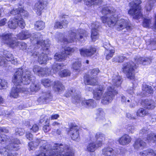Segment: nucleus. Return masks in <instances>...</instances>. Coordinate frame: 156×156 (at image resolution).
Here are the masks:
<instances>
[{
  "label": "nucleus",
  "mask_w": 156,
  "mask_h": 156,
  "mask_svg": "<svg viewBox=\"0 0 156 156\" xmlns=\"http://www.w3.org/2000/svg\"><path fill=\"white\" fill-rule=\"evenodd\" d=\"M121 78L119 76H113L112 79L113 84L115 86H119L121 83Z\"/></svg>",
  "instance_id": "4c0bfd02"
},
{
  "label": "nucleus",
  "mask_w": 156,
  "mask_h": 156,
  "mask_svg": "<svg viewBox=\"0 0 156 156\" xmlns=\"http://www.w3.org/2000/svg\"><path fill=\"white\" fill-rule=\"evenodd\" d=\"M81 104L86 107L94 108L96 106V103L93 99L85 100L81 102Z\"/></svg>",
  "instance_id": "393cba45"
},
{
  "label": "nucleus",
  "mask_w": 156,
  "mask_h": 156,
  "mask_svg": "<svg viewBox=\"0 0 156 156\" xmlns=\"http://www.w3.org/2000/svg\"><path fill=\"white\" fill-rule=\"evenodd\" d=\"M16 131L17 134H18L20 136L23 135L25 132L24 130L23 129H16Z\"/></svg>",
  "instance_id": "680f3d73"
},
{
  "label": "nucleus",
  "mask_w": 156,
  "mask_h": 156,
  "mask_svg": "<svg viewBox=\"0 0 156 156\" xmlns=\"http://www.w3.org/2000/svg\"><path fill=\"white\" fill-rule=\"evenodd\" d=\"M39 128L38 126L36 124L34 125L32 127L31 129L33 132H36L39 130Z\"/></svg>",
  "instance_id": "774afa93"
},
{
  "label": "nucleus",
  "mask_w": 156,
  "mask_h": 156,
  "mask_svg": "<svg viewBox=\"0 0 156 156\" xmlns=\"http://www.w3.org/2000/svg\"><path fill=\"white\" fill-rule=\"evenodd\" d=\"M69 39L64 37L61 39L59 41L62 42L65 44L72 43L76 41L77 40H80L84 37H86L87 35V32L82 29H79L77 30H73L69 31Z\"/></svg>",
  "instance_id": "423d86ee"
},
{
  "label": "nucleus",
  "mask_w": 156,
  "mask_h": 156,
  "mask_svg": "<svg viewBox=\"0 0 156 156\" xmlns=\"http://www.w3.org/2000/svg\"><path fill=\"white\" fill-rule=\"evenodd\" d=\"M79 51L81 55L83 56H91L93 55L96 52L95 48L91 47L89 49L82 48L80 49Z\"/></svg>",
  "instance_id": "2eb2a0df"
},
{
  "label": "nucleus",
  "mask_w": 156,
  "mask_h": 156,
  "mask_svg": "<svg viewBox=\"0 0 156 156\" xmlns=\"http://www.w3.org/2000/svg\"><path fill=\"white\" fill-rule=\"evenodd\" d=\"M36 28L38 30L43 29L45 27L44 23L41 21H38L35 24Z\"/></svg>",
  "instance_id": "a19ab883"
},
{
  "label": "nucleus",
  "mask_w": 156,
  "mask_h": 156,
  "mask_svg": "<svg viewBox=\"0 0 156 156\" xmlns=\"http://www.w3.org/2000/svg\"><path fill=\"white\" fill-rule=\"evenodd\" d=\"M132 138L128 135L125 134L120 138L118 140L119 144L124 146L128 144L131 141Z\"/></svg>",
  "instance_id": "6ab92c4d"
},
{
  "label": "nucleus",
  "mask_w": 156,
  "mask_h": 156,
  "mask_svg": "<svg viewBox=\"0 0 156 156\" xmlns=\"http://www.w3.org/2000/svg\"><path fill=\"white\" fill-rule=\"evenodd\" d=\"M54 27L56 28L62 29L63 27L62 26V23L61 22H57L55 23Z\"/></svg>",
  "instance_id": "0e129e2a"
},
{
  "label": "nucleus",
  "mask_w": 156,
  "mask_h": 156,
  "mask_svg": "<svg viewBox=\"0 0 156 156\" xmlns=\"http://www.w3.org/2000/svg\"><path fill=\"white\" fill-rule=\"evenodd\" d=\"M106 53L107 54L106 56V58L107 60H108L113 56V54L115 53V50H111L109 51L107 50L106 51Z\"/></svg>",
  "instance_id": "864d4df0"
},
{
  "label": "nucleus",
  "mask_w": 156,
  "mask_h": 156,
  "mask_svg": "<svg viewBox=\"0 0 156 156\" xmlns=\"http://www.w3.org/2000/svg\"><path fill=\"white\" fill-rule=\"evenodd\" d=\"M84 3L87 5L91 6L96 3L98 4L101 1V0H84Z\"/></svg>",
  "instance_id": "c03bdc74"
},
{
  "label": "nucleus",
  "mask_w": 156,
  "mask_h": 156,
  "mask_svg": "<svg viewBox=\"0 0 156 156\" xmlns=\"http://www.w3.org/2000/svg\"><path fill=\"white\" fill-rule=\"evenodd\" d=\"M71 74L70 71L67 69H65L59 73V75L61 77H67L70 76Z\"/></svg>",
  "instance_id": "09e8293b"
},
{
  "label": "nucleus",
  "mask_w": 156,
  "mask_h": 156,
  "mask_svg": "<svg viewBox=\"0 0 156 156\" xmlns=\"http://www.w3.org/2000/svg\"><path fill=\"white\" fill-rule=\"evenodd\" d=\"M125 58V57L123 56H115L113 59H112V61H115L119 62H121L123 61Z\"/></svg>",
  "instance_id": "4d7b16f0"
},
{
  "label": "nucleus",
  "mask_w": 156,
  "mask_h": 156,
  "mask_svg": "<svg viewBox=\"0 0 156 156\" xmlns=\"http://www.w3.org/2000/svg\"><path fill=\"white\" fill-rule=\"evenodd\" d=\"M102 13L103 15H107V16H102L101 20L103 23H106L110 27L116 26L117 21L119 17H120L121 11L120 10L117 11L114 9L105 7L102 10Z\"/></svg>",
  "instance_id": "7ed1b4c3"
},
{
  "label": "nucleus",
  "mask_w": 156,
  "mask_h": 156,
  "mask_svg": "<svg viewBox=\"0 0 156 156\" xmlns=\"http://www.w3.org/2000/svg\"><path fill=\"white\" fill-rule=\"evenodd\" d=\"M104 92L103 88H99L95 90L94 92V98L97 100H100L102 96V94Z\"/></svg>",
  "instance_id": "c85d7f7f"
},
{
  "label": "nucleus",
  "mask_w": 156,
  "mask_h": 156,
  "mask_svg": "<svg viewBox=\"0 0 156 156\" xmlns=\"http://www.w3.org/2000/svg\"><path fill=\"white\" fill-rule=\"evenodd\" d=\"M148 2L146 4L145 9L147 11H150L152 9L153 4L156 2V0H147Z\"/></svg>",
  "instance_id": "c9c22d12"
},
{
  "label": "nucleus",
  "mask_w": 156,
  "mask_h": 156,
  "mask_svg": "<svg viewBox=\"0 0 156 156\" xmlns=\"http://www.w3.org/2000/svg\"><path fill=\"white\" fill-rule=\"evenodd\" d=\"M97 113L98 114V117L99 118L102 117V119H104V117L105 115V113L102 110L101 108H99L97 110Z\"/></svg>",
  "instance_id": "13d9d810"
},
{
  "label": "nucleus",
  "mask_w": 156,
  "mask_h": 156,
  "mask_svg": "<svg viewBox=\"0 0 156 156\" xmlns=\"http://www.w3.org/2000/svg\"><path fill=\"white\" fill-rule=\"evenodd\" d=\"M19 43V42L17 41L16 40L12 38L10 40V41H9V43H8L7 44L10 47L14 48L15 46H17Z\"/></svg>",
  "instance_id": "8fccbe9b"
},
{
  "label": "nucleus",
  "mask_w": 156,
  "mask_h": 156,
  "mask_svg": "<svg viewBox=\"0 0 156 156\" xmlns=\"http://www.w3.org/2000/svg\"><path fill=\"white\" fill-rule=\"evenodd\" d=\"M99 147L97 146V143L96 144L94 142L90 143L87 146L86 150L89 152H93Z\"/></svg>",
  "instance_id": "72a5a7b5"
},
{
  "label": "nucleus",
  "mask_w": 156,
  "mask_h": 156,
  "mask_svg": "<svg viewBox=\"0 0 156 156\" xmlns=\"http://www.w3.org/2000/svg\"><path fill=\"white\" fill-rule=\"evenodd\" d=\"M151 22V20L150 19L144 18L143 26L144 27H148L150 26Z\"/></svg>",
  "instance_id": "3c124183"
},
{
  "label": "nucleus",
  "mask_w": 156,
  "mask_h": 156,
  "mask_svg": "<svg viewBox=\"0 0 156 156\" xmlns=\"http://www.w3.org/2000/svg\"><path fill=\"white\" fill-rule=\"evenodd\" d=\"M7 84L6 80L0 78V89L5 88L7 87Z\"/></svg>",
  "instance_id": "6e6d98bb"
},
{
  "label": "nucleus",
  "mask_w": 156,
  "mask_h": 156,
  "mask_svg": "<svg viewBox=\"0 0 156 156\" xmlns=\"http://www.w3.org/2000/svg\"><path fill=\"white\" fill-rule=\"evenodd\" d=\"M41 67L38 66H34L33 69V71L35 73H37L38 75L41 69Z\"/></svg>",
  "instance_id": "052dcab7"
},
{
  "label": "nucleus",
  "mask_w": 156,
  "mask_h": 156,
  "mask_svg": "<svg viewBox=\"0 0 156 156\" xmlns=\"http://www.w3.org/2000/svg\"><path fill=\"white\" fill-rule=\"evenodd\" d=\"M64 50V51H62V52H63L66 55V58L67 55H70L75 51L74 48L69 47H65Z\"/></svg>",
  "instance_id": "49530a36"
},
{
  "label": "nucleus",
  "mask_w": 156,
  "mask_h": 156,
  "mask_svg": "<svg viewBox=\"0 0 156 156\" xmlns=\"http://www.w3.org/2000/svg\"><path fill=\"white\" fill-rule=\"evenodd\" d=\"M65 96L67 98L72 96L73 101L76 102H79L80 98V96L79 93H78L75 89L73 88L69 89L65 94Z\"/></svg>",
  "instance_id": "ddd939ff"
},
{
  "label": "nucleus",
  "mask_w": 156,
  "mask_h": 156,
  "mask_svg": "<svg viewBox=\"0 0 156 156\" xmlns=\"http://www.w3.org/2000/svg\"><path fill=\"white\" fill-rule=\"evenodd\" d=\"M3 56L5 58V60L7 62H11L12 63L16 65L17 62L16 59H14L12 54L6 50H4Z\"/></svg>",
  "instance_id": "dca6fc26"
},
{
  "label": "nucleus",
  "mask_w": 156,
  "mask_h": 156,
  "mask_svg": "<svg viewBox=\"0 0 156 156\" xmlns=\"http://www.w3.org/2000/svg\"><path fill=\"white\" fill-rule=\"evenodd\" d=\"M12 150V148L8 150L5 147L0 148V156H14L12 153H9V152L10 150Z\"/></svg>",
  "instance_id": "2f4dec72"
},
{
  "label": "nucleus",
  "mask_w": 156,
  "mask_h": 156,
  "mask_svg": "<svg viewBox=\"0 0 156 156\" xmlns=\"http://www.w3.org/2000/svg\"><path fill=\"white\" fill-rule=\"evenodd\" d=\"M143 94L145 96H147L149 94H151L153 92V90L151 87L148 85L144 84L142 87Z\"/></svg>",
  "instance_id": "7c9ffc66"
},
{
  "label": "nucleus",
  "mask_w": 156,
  "mask_h": 156,
  "mask_svg": "<svg viewBox=\"0 0 156 156\" xmlns=\"http://www.w3.org/2000/svg\"><path fill=\"white\" fill-rule=\"evenodd\" d=\"M16 20L17 26H19L22 29L25 26V23L24 20L21 17H16Z\"/></svg>",
  "instance_id": "ea45409f"
},
{
  "label": "nucleus",
  "mask_w": 156,
  "mask_h": 156,
  "mask_svg": "<svg viewBox=\"0 0 156 156\" xmlns=\"http://www.w3.org/2000/svg\"><path fill=\"white\" fill-rule=\"evenodd\" d=\"M53 88L54 90L58 92H61L65 90L64 86L60 81H55Z\"/></svg>",
  "instance_id": "5701e85b"
},
{
  "label": "nucleus",
  "mask_w": 156,
  "mask_h": 156,
  "mask_svg": "<svg viewBox=\"0 0 156 156\" xmlns=\"http://www.w3.org/2000/svg\"><path fill=\"white\" fill-rule=\"evenodd\" d=\"M143 104L144 107L148 109H153L156 107L155 102L153 100L146 99L143 102Z\"/></svg>",
  "instance_id": "b1692460"
},
{
  "label": "nucleus",
  "mask_w": 156,
  "mask_h": 156,
  "mask_svg": "<svg viewBox=\"0 0 156 156\" xmlns=\"http://www.w3.org/2000/svg\"><path fill=\"white\" fill-rule=\"evenodd\" d=\"M31 37L30 40L35 41V42L34 41L33 42V43H35L36 42L37 44L40 45L42 47H47L48 46L46 43V41L43 40H40L42 38V36L40 33H34L31 35Z\"/></svg>",
  "instance_id": "9d476101"
},
{
  "label": "nucleus",
  "mask_w": 156,
  "mask_h": 156,
  "mask_svg": "<svg viewBox=\"0 0 156 156\" xmlns=\"http://www.w3.org/2000/svg\"><path fill=\"white\" fill-rule=\"evenodd\" d=\"M116 154V152L111 147H107L102 150V156H115Z\"/></svg>",
  "instance_id": "aec40b11"
},
{
  "label": "nucleus",
  "mask_w": 156,
  "mask_h": 156,
  "mask_svg": "<svg viewBox=\"0 0 156 156\" xmlns=\"http://www.w3.org/2000/svg\"><path fill=\"white\" fill-rule=\"evenodd\" d=\"M28 53L31 55H32L34 58L37 56L38 52L36 51H28Z\"/></svg>",
  "instance_id": "69168bd1"
},
{
  "label": "nucleus",
  "mask_w": 156,
  "mask_h": 156,
  "mask_svg": "<svg viewBox=\"0 0 156 156\" xmlns=\"http://www.w3.org/2000/svg\"><path fill=\"white\" fill-rule=\"evenodd\" d=\"M119 17L116 25V27L118 30H121L124 28H126L127 30L130 29V26L128 20L122 18L119 19Z\"/></svg>",
  "instance_id": "9b49d317"
},
{
  "label": "nucleus",
  "mask_w": 156,
  "mask_h": 156,
  "mask_svg": "<svg viewBox=\"0 0 156 156\" xmlns=\"http://www.w3.org/2000/svg\"><path fill=\"white\" fill-rule=\"evenodd\" d=\"M48 4L46 0H39L35 3L34 10L38 15H41L42 10Z\"/></svg>",
  "instance_id": "f8f14e48"
},
{
  "label": "nucleus",
  "mask_w": 156,
  "mask_h": 156,
  "mask_svg": "<svg viewBox=\"0 0 156 156\" xmlns=\"http://www.w3.org/2000/svg\"><path fill=\"white\" fill-rule=\"evenodd\" d=\"M35 79V76L28 69L23 70L21 68L16 69L12 77V82L15 85H20L23 83L29 84Z\"/></svg>",
  "instance_id": "f03ea898"
},
{
  "label": "nucleus",
  "mask_w": 156,
  "mask_h": 156,
  "mask_svg": "<svg viewBox=\"0 0 156 156\" xmlns=\"http://www.w3.org/2000/svg\"><path fill=\"white\" fill-rule=\"evenodd\" d=\"M40 89V86L39 84H32L30 87V93L31 94H34L38 91Z\"/></svg>",
  "instance_id": "f704fd0d"
},
{
  "label": "nucleus",
  "mask_w": 156,
  "mask_h": 156,
  "mask_svg": "<svg viewBox=\"0 0 156 156\" xmlns=\"http://www.w3.org/2000/svg\"><path fill=\"white\" fill-rule=\"evenodd\" d=\"M31 36L30 32L28 30H22L17 36L18 39L20 40H25L30 38Z\"/></svg>",
  "instance_id": "4be33fe9"
},
{
  "label": "nucleus",
  "mask_w": 156,
  "mask_h": 156,
  "mask_svg": "<svg viewBox=\"0 0 156 156\" xmlns=\"http://www.w3.org/2000/svg\"><path fill=\"white\" fill-rule=\"evenodd\" d=\"M91 139L92 140H96L97 146L101 147L102 145V141L105 139V136L104 134L100 132H98L95 134L94 137L92 139L91 138Z\"/></svg>",
  "instance_id": "f3484780"
},
{
  "label": "nucleus",
  "mask_w": 156,
  "mask_h": 156,
  "mask_svg": "<svg viewBox=\"0 0 156 156\" xmlns=\"http://www.w3.org/2000/svg\"><path fill=\"white\" fill-rule=\"evenodd\" d=\"M21 12H20V17L22 18V16H28V14L27 12L24 10L23 9L21 8Z\"/></svg>",
  "instance_id": "e2e57ef3"
},
{
  "label": "nucleus",
  "mask_w": 156,
  "mask_h": 156,
  "mask_svg": "<svg viewBox=\"0 0 156 156\" xmlns=\"http://www.w3.org/2000/svg\"><path fill=\"white\" fill-rule=\"evenodd\" d=\"M97 22L93 23L91 24V38L92 41H94L96 39L99 37V34L98 28L99 27V25Z\"/></svg>",
  "instance_id": "4468645a"
},
{
  "label": "nucleus",
  "mask_w": 156,
  "mask_h": 156,
  "mask_svg": "<svg viewBox=\"0 0 156 156\" xmlns=\"http://www.w3.org/2000/svg\"><path fill=\"white\" fill-rule=\"evenodd\" d=\"M84 82L86 85H95L97 84V81L95 77H92L90 75L84 76Z\"/></svg>",
  "instance_id": "a211bd4d"
},
{
  "label": "nucleus",
  "mask_w": 156,
  "mask_h": 156,
  "mask_svg": "<svg viewBox=\"0 0 156 156\" xmlns=\"http://www.w3.org/2000/svg\"><path fill=\"white\" fill-rule=\"evenodd\" d=\"M100 72V71L98 68L94 69L91 71L90 76L92 77H95L96 78V76Z\"/></svg>",
  "instance_id": "5fc2aeb1"
},
{
  "label": "nucleus",
  "mask_w": 156,
  "mask_h": 156,
  "mask_svg": "<svg viewBox=\"0 0 156 156\" xmlns=\"http://www.w3.org/2000/svg\"><path fill=\"white\" fill-rule=\"evenodd\" d=\"M40 94L39 97L37 100L38 103L43 104L48 103L52 100V96L50 91L42 92Z\"/></svg>",
  "instance_id": "6e6552de"
},
{
  "label": "nucleus",
  "mask_w": 156,
  "mask_h": 156,
  "mask_svg": "<svg viewBox=\"0 0 156 156\" xmlns=\"http://www.w3.org/2000/svg\"><path fill=\"white\" fill-rule=\"evenodd\" d=\"M8 25L9 28L10 29H15L17 27V23L16 22V17L14 19L10 20L8 23Z\"/></svg>",
  "instance_id": "e433bc0d"
},
{
  "label": "nucleus",
  "mask_w": 156,
  "mask_h": 156,
  "mask_svg": "<svg viewBox=\"0 0 156 156\" xmlns=\"http://www.w3.org/2000/svg\"><path fill=\"white\" fill-rule=\"evenodd\" d=\"M147 113V112L146 111L145 109L143 108H140L137 111L136 114L137 116L143 117Z\"/></svg>",
  "instance_id": "a18cd8bd"
},
{
  "label": "nucleus",
  "mask_w": 156,
  "mask_h": 156,
  "mask_svg": "<svg viewBox=\"0 0 156 156\" xmlns=\"http://www.w3.org/2000/svg\"><path fill=\"white\" fill-rule=\"evenodd\" d=\"M135 64L132 61L125 63L123 65V72L126 74L127 77L130 79L134 78V70L137 68L136 64H142L145 65L150 64L151 61V58H144L142 57H136L134 60Z\"/></svg>",
  "instance_id": "f257e3e1"
},
{
  "label": "nucleus",
  "mask_w": 156,
  "mask_h": 156,
  "mask_svg": "<svg viewBox=\"0 0 156 156\" xmlns=\"http://www.w3.org/2000/svg\"><path fill=\"white\" fill-rule=\"evenodd\" d=\"M21 8H19L16 9H13L12 10L10 13L13 15H17L16 17H20V12H21Z\"/></svg>",
  "instance_id": "603ef678"
},
{
  "label": "nucleus",
  "mask_w": 156,
  "mask_h": 156,
  "mask_svg": "<svg viewBox=\"0 0 156 156\" xmlns=\"http://www.w3.org/2000/svg\"><path fill=\"white\" fill-rule=\"evenodd\" d=\"M50 72V70L48 68L41 67L38 75L39 76H44L45 75L49 74Z\"/></svg>",
  "instance_id": "37998d69"
},
{
  "label": "nucleus",
  "mask_w": 156,
  "mask_h": 156,
  "mask_svg": "<svg viewBox=\"0 0 156 156\" xmlns=\"http://www.w3.org/2000/svg\"><path fill=\"white\" fill-rule=\"evenodd\" d=\"M42 84L45 87H51L53 83V82L48 79H44L41 81Z\"/></svg>",
  "instance_id": "79ce46f5"
},
{
  "label": "nucleus",
  "mask_w": 156,
  "mask_h": 156,
  "mask_svg": "<svg viewBox=\"0 0 156 156\" xmlns=\"http://www.w3.org/2000/svg\"><path fill=\"white\" fill-rule=\"evenodd\" d=\"M69 133L71 134L72 138L75 141L79 140V127L75 124L71 123L70 124Z\"/></svg>",
  "instance_id": "1a4fd4ad"
},
{
  "label": "nucleus",
  "mask_w": 156,
  "mask_h": 156,
  "mask_svg": "<svg viewBox=\"0 0 156 156\" xmlns=\"http://www.w3.org/2000/svg\"><path fill=\"white\" fill-rule=\"evenodd\" d=\"M50 156H74V153L70 146L67 145L55 143Z\"/></svg>",
  "instance_id": "39448f33"
},
{
  "label": "nucleus",
  "mask_w": 156,
  "mask_h": 156,
  "mask_svg": "<svg viewBox=\"0 0 156 156\" xmlns=\"http://www.w3.org/2000/svg\"><path fill=\"white\" fill-rule=\"evenodd\" d=\"M12 37V34L10 33L3 34L2 35H0V38L4 43L7 44L9 43V41H10Z\"/></svg>",
  "instance_id": "bb28decb"
},
{
  "label": "nucleus",
  "mask_w": 156,
  "mask_h": 156,
  "mask_svg": "<svg viewBox=\"0 0 156 156\" xmlns=\"http://www.w3.org/2000/svg\"><path fill=\"white\" fill-rule=\"evenodd\" d=\"M47 60V55L42 53L38 56V61L40 64H42L46 63Z\"/></svg>",
  "instance_id": "473e14b6"
},
{
  "label": "nucleus",
  "mask_w": 156,
  "mask_h": 156,
  "mask_svg": "<svg viewBox=\"0 0 156 156\" xmlns=\"http://www.w3.org/2000/svg\"><path fill=\"white\" fill-rule=\"evenodd\" d=\"M63 67V66L60 63H54L53 65L52 69L53 72L56 73L59 71Z\"/></svg>",
  "instance_id": "58836bf2"
},
{
  "label": "nucleus",
  "mask_w": 156,
  "mask_h": 156,
  "mask_svg": "<svg viewBox=\"0 0 156 156\" xmlns=\"http://www.w3.org/2000/svg\"><path fill=\"white\" fill-rule=\"evenodd\" d=\"M117 93V92L112 87H108L107 92L102 97L101 103L104 104H106L111 102L115 95Z\"/></svg>",
  "instance_id": "0eeeda50"
},
{
  "label": "nucleus",
  "mask_w": 156,
  "mask_h": 156,
  "mask_svg": "<svg viewBox=\"0 0 156 156\" xmlns=\"http://www.w3.org/2000/svg\"><path fill=\"white\" fill-rule=\"evenodd\" d=\"M135 127L130 124H129L126 127V129L128 132L133 133L135 131Z\"/></svg>",
  "instance_id": "bf43d9fd"
},
{
  "label": "nucleus",
  "mask_w": 156,
  "mask_h": 156,
  "mask_svg": "<svg viewBox=\"0 0 156 156\" xmlns=\"http://www.w3.org/2000/svg\"><path fill=\"white\" fill-rule=\"evenodd\" d=\"M81 66V62L80 61H76L74 62L72 65V68L75 71H79Z\"/></svg>",
  "instance_id": "de8ad7c7"
},
{
  "label": "nucleus",
  "mask_w": 156,
  "mask_h": 156,
  "mask_svg": "<svg viewBox=\"0 0 156 156\" xmlns=\"http://www.w3.org/2000/svg\"><path fill=\"white\" fill-rule=\"evenodd\" d=\"M139 154L141 156H156V151H154L152 149H150L140 152Z\"/></svg>",
  "instance_id": "cd10ccee"
},
{
  "label": "nucleus",
  "mask_w": 156,
  "mask_h": 156,
  "mask_svg": "<svg viewBox=\"0 0 156 156\" xmlns=\"http://www.w3.org/2000/svg\"><path fill=\"white\" fill-rule=\"evenodd\" d=\"M146 145V143L140 138L136 139L133 144L134 148L136 150L142 149Z\"/></svg>",
  "instance_id": "412c9836"
},
{
  "label": "nucleus",
  "mask_w": 156,
  "mask_h": 156,
  "mask_svg": "<svg viewBox=\"0 0 156 156\" xmlns=\"http://www.w3.org/2000/svg\"><path fill=\"white\" fill-rule=\"evenodd\" d=\"M7 62L5 60V58L4 57H0V66H2L4 65H5L6 64Z\"/></svg>",
  "instance_id": "338daca9"
},
{
  "label": "nucleus",
  "mask_w": 156,
  "mask_h": 156,
  "mask_svg": "<svg viewBox=\"0 0 156 156\" xmlns=\"http://www.w3.org/2000/svg\"><path fill=\"white\" fill-rule=\"evenodd\" d=\"M66 55H65L63 52L61 53H56L55 55L54 59L56 61L60 62L63 61L66 59Z\"/></svg>",
  "instance_id": "c756f323"
},
{
  "label": "nucleus",
  "mask_w": 156,
  "mask_h": 156,
  "mask_svg": "<svg viewBox=\"0 0 156 156\" xmlns=\"http://www.w3.org/2000/svg\"><path fill=\"white\" fill-rule=\"evenodd\" d=\"M40 144L41 146L40 148L39 153L36 154L35 156H50L52 150L53 145L51 146L50 144H48L45 141H43L40 139L37 138L34 141L30 142L29 146L30 149L33 150L34 147H35Z\"/></svg>",
  "instance_id": "20e7f679"
},
{
  "label": "nucleus",
  "mask_w": 156,
  "mask_h": 156,
  "mask_svg": "<svg viewBox=\"0 0 156 156\" xmlns=\"http://www.w3.org/2000/svg\"><path fill=\"white\" fill-rule=\"evenodd\" d=\"M16 86H17L13 87L10 93V96L14 98H17L18 97L20 91L19 85Z\"/></svg>",
  "instance_id": "a878e982"
}]
</instances>
